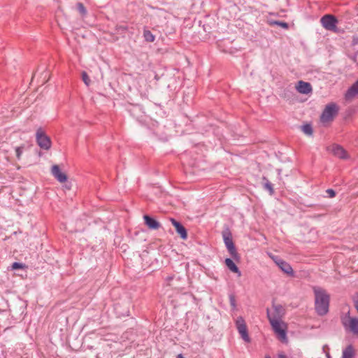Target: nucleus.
I'll return each mask as SVG.
<instances>
[{"mask_svg": "<svg viewBox=\"0 0 358 358\" xmlns=\"http://www.w3.org/2000/svg\"><path fill=\"white\" fill-rule=\"evenodd\" d=\"M143 220L145 224L150 229L156 230L160 227V223L154 217L148 215H144Z\"/></svg>", "mask_w": 358, "mask_h": 358, "instance_id": "4468645a", "label": "nucleus"}, {"mask_svg": "<svg viewBox=\"0 0 358 358\" xmlns=\"http://www.w3.org/2000/svg\"><path fill=\"white\" fill-rule=\"evenodd\" d=\"M342 324L345 329H349L355 334H358V319L351 317L350 313L342 320Z\"/></svg>", "mask_w": 358, "mask_h": 358, "instance_id": "6e6552de", "label": "nucleus"}, {"mask_svg": "<svg viewBox=\"0 0 358 358\" xmlns=\"http://www.w3.org/2000/svg\"><path fill=\"white\" fill-rule=\"evenodd\" d=\"M315 295V310L320 316L327 315L329 310L330 295L327 290L319 286H313Z\"/></svg>", "mask_w": 358, "mask_h": 358, "instance_id": "f257e3e1", "label": "nucleus"}, {"mask_svg": "<svg viewBox=\"0 0 358 358\" xmlns=\"http://www.w3.org/2000/svg\"><path fill=\"white\" fill-rule=\"evenodd\" d=\"M275 24L280 26L281 27H283L285 29H287L288 28V24L287 22H282V21H276L274 22Z\"/></svg>", "mask_w": 358, "mask_h": 358, "instance_id": "bb28decb", "label": "nucleus"}, {"mask_svg": "<svg viewBox=\"0 0 358 358\" xmlns=\"http://www.w3.org/2000/svg\"><path fill=\"white\" fill-rule=\"evenodd\" d=\"M295 87L298 92L303 94H308L313 91L310 83L303 80H299Z\"/></svg>", "mask_w": 358, "mask_h": 358, "instance_id": "ddd939ff", "label": "nucleus"}, {"mask_svg": "<svg viewBox=\"0 0 358 358\" xmlns=\"http://www.w3.org/2000/svg\"><path fill=\"white\" fill-rule=\"evenodd\" d=\"M236 326L243 340H244L245 342L249 343L250 341V338L248 335L247 325L245 324L244 319L242 317H238L237 318L236 321Z\"/></svg>", "mask_w": 358, "mask_h": 358, "instance_id": "0eeeda50", "label": "nucleus"}, {"mask_svg": "<svg viewBox=\"0 0 358 358\" xmlns=\"http://www.w3.org/2000/svg\"><path fill=\"white\" fill-rule=\"evenodd\" d=\"M354 303H355L354 304L355 307L357 311L358 312V299L354 301Z\"/></svg>", "mask_w": 358, "mask_h": 358, "instance_id": "c85d7f7f", "label": "nucleus"}, {"mask_svg": "<svg viewBox=\"0 0 358 358\" xmlns=\"http://www.w3.org/2000/svg\"><path fill=\"white\" fill-rule=\"evenodd\" d=\"M265 358H271V357L269 355H266Z\"/></svg>", "mask_w": 358, "mask_h": 358, "instance_id": "f704fd0d", "label": "nucleus"}, {"mask_svg": "<svg viewBox=\"0 0 358 358\" xmlns=\"http://www.w3.org/2000/svg\"><path fill=\"white\" fill-rule=\"evenodd\" d=\"M234 262L236 261L233 259V258H226L224 260V264L230 271L236 273L238 276H241V272Z\"/></svg>", "mask_w": 358, "mask_h": 358, "instance_id": "2eb2a0df", "label": "nucleus"}, {"mask_svg": "<svg viewBox=\"0 0 358 358\" xmlns=\"http://www.w3.org/2000/svg\"><path fill=\"white\" fill-rule=\"evenodd\" d=\"M275 313L271 315L272 317H276L277 319H280L282 315L283 314L284 309L281 305H273Z\"/></svg>", "mask_w": 358, "mask_h": 358, "instance_id": "a211bd4d", "label": "nucleus"}, {"mask_svg": "<svg viewBox=\"0 0 358 358\" xmlns=\"http://www.w3.org/2000/svg\"><path fill=\"white\" fill-rule=\"evenodd\" d=\"M51 173L59 182H65L67 180V176L61 171L59 165L54 164L52 166Z\"/></svg>", "mask_w": 358, "mask_h": 358, "instance_id": "f8f14e48", "label": "nucleus"}, {"mask_svg": "<svg viewBox=\"0 0 358 358\" xmlns=\"http://www.w3.org/2000/svg\"><path fill=\"white\" fill-rule=\"evenodd\" d=\"M143 37L148 42H153L155 39V36L149 30L145 29L143 31Z\"/></svg>", "mask_w": 358, "mask_h": 358, "instance_id": "aec40b11", "label": "nucleus"}, {"mask_svg": "<svg viewBox=\"0 0 358 358\" xmlns=\"http://www.w3.org/2000/svg\"><path fill=\"white\" fill-rule=\"evenodd\" d=\"M338 107L335 103H330L326 106L320 116L322 123L331 122L338 114Z\"/></svg>", "mask_w": 358, "mask_h": 358, "instance_id": "20e7f679", "label": "nucleus"}, {"mask_svg": "<svg viewBox=\"0 0 358 358\" xmlns=\"http://www.w3.org/2000/svg\"><path fill=\"white\" fill-rule=\"evenodd\" d=\"M81 76H82V80L84 82V83L87 86H89L90 85V77L88 76L87 73L85 71H83L81 73Z\"/></svg>", "mask_w": 358, "mask_h": 358, "instance_id": "4be33fe9", "label": "nucleus"}, {"mask_svg": "<svg viewBox=\"0 0 358 358\" xmlns=\"http://www.w3.org/2000/svg\"><path fill=\"white\" fill-rule=\"evenodd\" d=\"M170 221L176 229L177 234L182 240L187 238V231L185 227L174 218H170Z\"/></svg>", "mask_w": 358, "mask_h": 358, "instance_id": "9b49d317", "label": "nucleus"}, {"mask_svg": "<svg viewBox=\"0 0 358 358\" xmlns=\"http://www.w3.org/2000/svg\"><path fill=\"white\" fill-rule=\"evenodd\" d=\"M229 298L230 305L234 309L236 307V297L234 294H230Z\"/></svg>", "mask_w": 358, "mask_h": 358, "instance_id": "393cba45", "label": "nucleus"}, {"mask_svg": "<svg viewBox=\"0 0 358 358\" xmlns=\"http://www.w3.org/2000/svg\"><path fill=\"white\" fill-rule=\"evenodd\" d=\"M76 6H77V9H78V12L82 15H84L86 14L87 10H86L84 5L82 3H78Z\"/></svg>", "mask_w": 358, "mask_h": 358, "instance_id": "b1692460", "label": "nucleus"}, {"mask_svg": "<svg viewBox=\"0 0 358 358\" xmlns=\"http://www.w3.org/2000/svg\"><path fill=\"white\" fill-rule=\"evenodd\" d=\"M267 318L275 334H277L279 339L284 342L287 341V326L284 322H280V319L276 317H272L268 308L266 310Z\"/></svg>", "mask_w": 358, "mask_h": 358, "instance_id": "7ed1b4c3", "label": "nucleus"}, {"mask_svg": "<svg viewBox=\"0 0 358 358\" xmlns=\"http://www.w3.org/2000/svg\"><path fill=\"white\" fill-rule=\"evenodd\" d=\"M327 154L335 157H347L345 149L337 144H333L327 148Z\"/></svg>", "mask_w": 358, "mask_h": 358, "instance_id": "9d476101", "label": "nucleus"}, {"mask_svg": "<svg viewBox=\"0 0 358 358\" xmlns=\"http://www.w3.org/2000/svg\"><path fill=\"white\" fill-rule=\"evenodd\" d=\"M326 357L327 358H331V356L329 352H326Z\"/></svg>", "mask_w": 358, "mask_h": 358, "instance_id": "2f4dec72", "label": "nucleus"}, {"mask_svg": "<svg viewBox=\"0 0 358 358\" xmlns=\"http://www.w3.org/2000/svg\"><path fill=\"white\" fill-rule=\"evenodd\" d=\"M222 236L224 245L231 257L233 258V259H234L236 262H239L241 259V255L237 252L236 248L233 241L232 234L228 226L224 227V230L222 231Z\"/></svg>", "mask_w": 358, "mask_h": 358, "instance_id": "f03ea898", "label": "nucleus"}, {"mask_svg": "<svg viewBox=\"0 0 358 358\" xmlns=\"http://www.w3.org/2000/svg\"><path fill=\"white\" fill-rule=\"evenodd\" d=\"M326 193L328 194L329 198H334L336 196V192L333 189H327Z\"/></svg>", "mask_w": 358, "mask_h": 358, "instance_id": "a878e982", "label": "nucleus"}, {"mask_svg": "<svg viewBox=\"0 0 358 358\" xmlns=\"http://www.w3.org/2000/svg\"><path fill=\"white\" fill-rule=\"evenodd\" d=\"M355 355V350L352 345H348L343 350L342 358H353Z\"/></svg>", "mask_w": 358, "mask_h": 358, "instance_id": "f3484780", "label": "nucleus"}, {"mask_svg": "<svg viewBox=\"0 0 358 358\" xmlns=\"http://www.w3.org/2000/svg\"><path fill=\"white\" fill-rule=\"evenodd\" d=\"M301 130L305 134H306L308 136L313 135V127L310 124H306L301 126Z\"/></svg>", "mask_w": 358, "mask_h": 358, "instance_id": "412c9836", "label": "nucleus"}, {"mask_svg": "<svg viewBox=\"0 0 358 358\" xmlns=\"http://www.w3.org/2000/svg\"><path fill=\"white\" fill-rule=\"evenodd\" d=\"M278 357L279 358H287L286 356L285 355H282V354L279 355Z\"/></svg>", "mask_w": 358, "mask_h": 358, "instance_id": "473e14b6", "label": "nucleus"}, {"mask_svg": "<svg viewBox=\"0 0 358 358\" xmlns=\"http://www.w3.org/2000/svg\"><path fill=\"white\" fill-rule=\"evenodd\" d=\"M322 349H323V351H324V352H326L327 349V350H329V347H328V345H324L323 346Z\"/></svg>", "mask_w": 358, "mask_h": 358, "instance_id": "c756f323", "label": "nucleus"}, {"mask_svg": "<svg viewBox=\"0 0 358 358\" xmlns=\"http://www.w3.org/2000/svg\"><path fill=\"white\" fill-rule=\"evenodd\" d=\"M275 263L278 266V267L286 274L294 276V273L292 269L291 265L283 259L279 258L278 257H273Z\"/></svg>", "mask_w": 358, "mask_h": 358, "instance_id": "1a4fd4ad", "label": "nucleus"}, {"mask_svg": "<svg viewBox=\"0 0 358 358\" xmlns=\"http://www.w3.org/2000/svg\"><path fill=\"white\" fill-rule=\"evenodd\" d=\"M176 358H185L182 354L178 355Z\"/></svg>", "mask_w": 358, "mask_h": 358, "instance_id": "72a5a7b5", "label": "nucleus"}, {"mask_svg": "<svg viewBox=\"0 0 358 358\" xmlns=\"http://www.w3.org/2000/svg\"><path fill=\"white\" fill-rule=\"evenodd\" d=\"M321 24L324 28L329 31L336 30V24L338 20L332 15H325L320 20Z\"/></svg>", "mask_w": 358, "mask_h": 358, "instance_id": "423d86ee", "label": "nucleus"}, {"mask_svg": "<svg viewBox=\"0 0 358 358\" xmlns=\"http://www.w3.org/2000/svg\"><path fill=\"white\" fill-rule=\"evenodd\" d=\"M119 29H121L122 30H127V27L124 26H120Z\"/></svg>", "mask_w": 358, "mask_h": 358, "instance_id": "7c9ffc66", "label": "nucleus"}, {"mask_svg": "<svg viewBox=\"0 0 358 358\" xmlns=\"http://www.w3.org/2000/svg\"><path fill=\"white\" fill-rule=\"evenodd\" d=\"M358 96V80L345 93V99H352Z\"/></svg>", "mask_w": 358, "mask_h": 358, "instance_id": "dca6fc26", "label": "nucleus"}, {"mask_svg": "<svg viewBox=\"0 0 358 358\" xmlns=\"http://www.w3.org/2000/svg\"><path fill=\"white\" fill-rule=\"evenodd\" d=\"M262 180L265 181L264 183V188L268 191L270 195L273 194L274 189L272 183L264 176L262 178Z\"/></svg>", "mask_w": 358, "mask_h": 358, "instance_id": "6ab92c4d", "label": "nucleus"}, {"mask_svg": "<svg viewBox=\"0 0 358 358\" xmlns=\"http://www.w3.org/2000/svg\"><path fill=\"white\" fill-rule=\"evenodd\" d=\"M25 267H26V266L24 264L20 263V262H14L11 265L12 270L21 269V268H24Z\"/></svg>", "mask_w": 358, "mask_h": 358, "instance_id": "5701e85b", "label": "nucleus"}, {"mask_svg": "<svg viewBox=\"0 0 358 358\" xmlns=\"http://www.w3.org/2000/svg\"><path fill=\"white\" fill-rule=\"evenodd\" d=\"M36 139L38 145L41 148L48 150L50 148L51 141L41 128L37 129L36 134Z\"/></svg>", "mask_w": 358, "mask_h": 358, "instance_id": "39448f33", "label": "nucleus"}, {"mask_svg": "<svg viewBox=\"0 0 358 358\" xmlns=\"http://www.w3.org/2000/svg\"><path fill=\"white\" fill-rule=\"evenodd\" d=\"M16 155H17V157H20L22 155V148H20V147L17 148Z\"/></svg>", "mask_w": 358, "mask_h": 358, "instance_id": "cd10ccee", "label": "nucleus"}]
</instances>
